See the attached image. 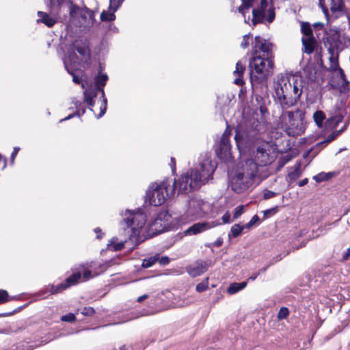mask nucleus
Returning <instances> with one entry per match:
<instances>
[{"label": "nucleus", "instance_id": "aec40b11", "mask_svg": "<svg viewBox=\"0 0 350 350\" xmlns=\"http://www.w3.org/2000/svg\"><path fill=\"white\" fill-rule=\"evenodd\" d=\"M38 15L40 17L38 22H41L49 27H53L56 23V21L53 17L44 12L38 11Z\"/></svg>", "mask_w": 350, "mask_h": 350}, {"label": "nucleus", "instance_id": "20e7f679", "mask_svg": "<svg viewBox=\"0 0 350 350\" xmlns=\"http://www.w3.org/2000/svg\"><path fill=\"white\" fill-rule=\"evenodd\" d=\"M258 166L253 160H247L245 162V168L243 172H236L231 178V189L237 193L243 192L247 188L248 180H252L257 174Z\"/></svg>", "mask_w": 350, "mask_h": 350}, {"label": "nucleus", "instance_id": "0e129e2a", "mask_svg": "<svg viewBox=\"0 0 350 350\" xmlns=\"http://www.w3.org/2000/svg\"><path fill=\"white\" fill-rule=\"evenodd\" d=\"M335 137H336V135L335 134H334V133L331 134L330 135H329L327 137V138L324 142H321V143L318 144L317 146H320V145H321L323 143H326V144L329 143L332 140H334L335 139Z\"/></svg>", "mask_w": 350, "mask_h": 350}, {"label": "nucleus", "instance_id": "5701e85b", "mask_svg": "<svg viewBox=\"0 0 350 350\" xmlns=\"http://www.w3.org/2000/svg\"><path fill=\"white\" fill-rule=\"evenodd\" d=\"M265 17V12L263 10L259 8H254L252 10V22L253 25L257 23H262Z\"/></svg>", "mask_w": 350, "mask_h": 350}, {"label": "nucleus", "instance_id": "f704fd0d", "mask_svg": "<svg viewBox=\"0 0 350 350\" xmlns=\"http://www.w3.org/2000/svg\"><path fill=\"white\" fill-rule=\"evenodd\" d=\"M245 229L244 226H241L239 224H236L231 227L230 232L234 238L239 237Z\"/></svg>", "mask_w": 350, "mask_h": 350}, {"label": "nucleus", "instance_id": "338daca9", "mask_svg": "<svg viewBox=\"0 0 350 350\" xmlns=\"http://www.w3.org/2000/svg\"><path fill=\"white\" fill-rule=\"evenodd\" d=\"M259 111L262 115H265L266 113L268 112L265 103L260 104L259 105Z\"/></svg>", "mask_w": 350, "mask_h": 350}, {"label": "nucleus", "instance_id": "de8ad7c7", "mask_svg": "<svg viewBox=\"0 0 350 350\" xmlns=\"http://www.w3.org/2000/svg\"><path fill=\"white\" fill-rule=\"evenodd\" d=\"M124 0H110L111 8H113V11H117L121 6Z\"/></svg>", "mask_w": 350, "mask_h": 350}, {"label": "nucleus", "instance_id": "a211bd4d", "mask_svg": "<svg viewBox=\"0 0 350 350\" xmlns=\"http://www.w3.org/2000/svg\"><path fill=\"white\" fill-rule=\"evenodd\" d=\"M303 44V51L307 54H311L313 53L316 44V40L314 38H302L301 39Z\"/></svg>", "mask_w": 350, "mask_h": 350}, {"label": "nucleus", "instance_id": "774afa93", "mask_svg": "<svg viewBox=\"0 0 350 350\" xmlns=\"http://www.w3.org/2000/svg\"><path fill=\"white\" fill-rule=\"evenodd\" d=\"M222 244H223V239L221 237L217 238V240L214 243H213V245L214 247H217L221 246Z\"/></svg>", "mask_w": 350, "mask_h": 350}, {"label": "nucleus", "instance_id": "7c9ffc66", "mask_svg": "<svg viewBox=\"0 0 350 350\" xmlns=\"http://www.w3.org/2000/svg\"><path fill=\"white\" fill-rule=\"evenodd\" d=\"M64 67H65L66 71L72 77L73 82L75 83L76 84H80L81 83V79L79 76H77L76 75L75 69L70 68L68 66L66 59L64 60Z\"/></svg>", "mask_w": 350, "mask_h": 350}, {"label": "nucleus", "instance_id": "09e8293b", "mask_svg": "<svg viewBox=\"0 0 350 350\" xmlns=\"http://www.w3.org/2000/svg\"><path fill=\"white\" fill-rule=\"evenodd\" d=\"M208 288V282H202L197 284L196 290V291L199 293L204 292L206 291Z\"/></svg>", "mask_w": 350, "mask_h": 350}, {"label": "nucleus", "instance_id": "c03bdc74", "mask_svg": "<svg viewBox=\"0 0 350 350\" xmlns=\"http://www.w3.org/2000/svg\"><path fill=\"white\" fill-rule=\"evenodd\" d=\"M76 319L75 315L73 313H68L61 317V320L64 322L72 323Z\"/></svg>", "mask_w": 350, "mask_h": 350}, {"label": "nucleus", "instance_id": "864d4df0", "mask_svg": "<svg viewBox=\"0 0 350 350\" xmlns=\"http://www.w3.org/2000/svg\"><path fill=\"white\" fill-rule=\"evenodd\" d=\"M159 263L161 265L165 266L170 263V258L167 256H161L160 257V255L159 254V258L157 260Z\"/></svg>", "mask_w": 350, "mask_h": 350}, {"label": "nucleus", "instance_id": "f257e3e1", "mask_svg": "<svg viewBox=\"0 0 350 350\" xmlns=\"http://www.w3.org/2000/svg\"><path fill=\"white\" fill-rule=\"evenodd\" d=\"M216 165L208 157L204 158L195 168L182 174L178 180L167 178L160 184H152L146 191V200L152 206L163 204L168 197L178 194H186L199 189L209 178H212Z\"/></svg>", "mask_w": 350, "mask_h": 350}, {"label": "nucleus", "instance_id": "e433bc0d", "mask_svg": "<svg viewBox=\"0 0 350 350\" xmlns=\"http://www.w3.org/2000/svg\"><path fill=\"white\" fill-rule=\"evenodd\" d=\"M49 288H50V293L51 295L57 294L59 293L62 292L63 291L66 290V287L64 285L63 282L55 286L53 284L49 285Z\"/></svg>", "mask_w": 350, "mask_h": 350}, {"label": "nucleus", "instance_id": "2eb2a0df", "mask_svg": "<svg viewBox=\"0 0 350 350\" xmlns=\"http://www.w3.org/2000/svg\"><path fill=\"white\" fill-rule=\"evenodd\" d=\"M208 269V265L206 262L199 261L196 265H191L188 268V273L193 278L202 275Z\"/></svg>", "mask_w": 350, "mask_h": 350}, {"label": "nucleus", "instance_id": "423d86ee", "mask_svg": "<svg viewBox=\"0 0 350 350\" xmlns=\"http://www.w3.org/2000/svg\"><path fill=\"white\" fill-rule=\"evenodd\" d=\"M46 3L52 12L59 18H66L69 15L71 19L76 18V10L78 5L73 3L72 0H48Z\"/></svg>", "mask_w": 350, "mask_h": 350}, {"label": "nucleus", "instance_id": "ea45409f", "mask_svg": "<svg viewBox=\"0 0 350 350\" xmlns=\"http://www.w3.org/2000/svg\"><path fill=\"white\" fill-rule=\"evenodd\" d=\"M330 177H331V176L329 175V174L321 172V173L314 176L313 179L317 183H321V182L328 180Z\"/></svg>", "mask_w": 350, "mask_h": 350}, {"label": "nucleus", "instance_id": "c756f323", "mask_svg": "<svg viewBox=\"0 0 350 350\" xmlns=\"http://www.w3.org/2000/svg\"><path fill=\"white\" fill-rule=\"evenodd\" d=\"M37 346V345H30L29 342L23 341L13 345L11 350H31Z\"/></svg>", "mask_w": 350, "mask_h": 350}, {"label": "nucleus", "instance_id": "f03ea898", "mask_svg": "<svg viewBox=\"0 0 350 350\" xmlns=\"http://www.w3.org/2000/svg\"><path fill=\"white\" fill-rule=\"evenodd\" d=\"M275 98L279 101L282 109H286L293 106L302 93L295 83H291L288 78L282 77L274 85Z\"/></svg>", "mask_w": 350, "mask_h": 350}, {"label": "nucleus", "instance_id": "052dcab7", "mask_svg": "<svg viewBox=\"0 0 350 350\" xmlns=\"http://www.w3.org/2000/svg\"><path fill=\"white\" fill-rule=\"evenodd\" d=\"M19 150H20L19 147H14V148L13 151H12V152L11 154V156H10V162H11L12 164L14 163V159H15V158H16V157Z\"/></svg>", "mask_w": 350, "mask_h": 350}, {"label": "nucleus", "instance_id": "a19ab883", "mask_svg": "<svg viewBox=\"0 0 350 350\" xmlns=\"http://www.w3.org/2000/svg\"><path fill=\"white\" fill-rule=\"evenodd\" d=\"M330 62V68L329 69L333 70H336L339 67L338 60V55H332L329 57Z\"/></svg>", "mask_w": 350, "mask_h": 350}, {"label": "nucleus", "instance_id": "c85d7f7f", "mask_svg": "<svg viewBox=\"0 0 350 350\" xmlns=\"http://www.w3.org/2000/svg\"><path fill=\"white\" fill-rule=\"evenodd\" d=\"M109 10L111 12H109L108 11L103 10L100 14V21H113L116 19L115 12L116 11H113V8H111V5L109 6Z\"/></svg>", "mask_w": 350, "mask_h": 350}, {"label": "nucleus", "instance_id": "1a4fd4ad", "mask_svg": "<svg viewBox=\"0 0 350 350\" xmlns=\"http://www.w3.org/2000/svg\"><path fill=\"white\" fill-rule=\"evenodd\" d=\"M252 55H261L265 57H273L272 48L273 44L269 40L256 36L252 42Z\"/></svg>", "mask_w": 350, "mask_h": 350}, {"label": "nucleus", "instance_id": "6e6552de", "mask_svg": "<svg viewBox=\"0 0 350 350\" xmlns=\"http://www.w3.org/2000/svg\"><path fill=\"white\" fill-rule=\"evenodd\" d=\"M103 68L101 65H99V70L98 75L94 77V83L96 87L91 88L92 90H96V92H100L101 93L102 102L100 107V113L98 115H96L97 119L103 117L107 111V99L105 95L104 86L106 85V83L108 80V76L107 74L102 73Z\"/></svg>", "mask_w": 350, "mask_h": 350}, {"label": "nucleus", "instance_id": "6ab92c4d", "mask_svg": "<svg viewBox=\"0 0 350 350\" xmlns=\"http://www.w3.org/2000/svg\"><path fill=\"white\" fill-rule=\"evenodd\" d=\"M244 70L245 67L243 66L241 62H238L236 64V70L234 71V75L237 76V77L234 81V83L236 85H241L244 83L242 77Z\"/></svg>", "mask_w": 350, "mask_h": 350}, {"label": "nucleus", "instance_id": "a878e982", "mask_svg": "<svg viewBox=\"0 0 350 350\" xmlns=\"http://www.w3.org/2000/svg\"><path fill=\"white\" fill-rule=\"evenodd\" d=\"M72 50H75V53L77 52L79 53L83 57L89 58V50L85 46H81L79 44V42H76L72 44V45L70 47Z\"/></svg>", "mask_w": 350, "mask_h": 350}, {"label": "nucleus", "instance_id": "680f3d73", "mask_svg": "<svg viewBox=\"0 0 350 350\" xmlns=\"http://www.w3.org/2000/svg\"><path fill=\"white\" fill-rule=\"evenodd\" d=\"M338 70L339 71L340 77L343 81L344 84L347 85L349 83V81H347V79L346 78L344 70L339 67L338 68Z\"/></svg>", "mask_w": 350, "mask_h": 350}, {"label": "nucleus", "instance_id": "72a5a7b5", "mask_svg": "<svg viewBox=\"0 0 350 350\" xmlns=\"http://www.w3.org/2000/svg\"><path fill=\"white\" fill-rule=\"evenodd\" d=\"M313 118L317 125L319 127H321L324 119L325 118V116L323 111H317L313 115Z\"/></svg>", "mask_w": 350, "mask_h": 350}, {"label": "nucleus", "instance_id": "13d9d810", "mask_svg": "<svg viewBox=\"0 0 350 350\" xmlns=\"http://www.w3.org/2000/svg\"><path fill=\"white\" fill-rule=\"evenodd\" d=\"M349 258H350V247L342 253V257H341L340 261L342 262H345L347 260H348Z\"/></svg>", "mask_w": 350, "mask_h": 350}, {"label": "nucleus", "instance_id": "79ce46f5", "mask_svg": "<svg viewBox=\"0 0 350 350\" xmlns=\"http://www.w3.org/2000/svg\"><path fill=\"white\" fill-rule=\"evenodd\" d=\"M289 314V310L286 307H282L278 314V318L280 320L285 319Z\"/></svg>", "mask_w": 350, "mask_h": 350}, {"label": "nucleus", "instance_id": "37998d69", "mask_svg": "<svg viewBox=\"0 0 350 350\" xmlns=\"http://www.w3.org/2000/svg\"><path fill=\"white\" fill-rule=\"evenodd\" d=\"M50 295H51V294L50 293V288H49V287L45 289H42L36 293V296H37L38 297H39L40 299L46 298Z\"/></svg>", "mask_w": 350, "mask_h": 350}, {"label": "nucleus", "instance_id": "b1692460", "mask_svg": "<svg viewBox=\"0 0 350 350\" xmlns=\"http://www.w3.org/2000/svg\"><path fill=\"white\" fill-rule=\"evenodd\" d=\"M254 0H241L242 4L238 8V11L241 13L245 19V23H248V21L250 20V16L246 18L245 13L246 10H248L253 5V2Z\"/></svg>", "mask_w": 350, "mask_h": 350}, {"label": "nucleus", "instance_id": "9d476101", "mask_svg": "<svg viewBox=\"0 0 350 350\" xmlns=\"http://www.w3.org/2000/svg\"><path fill=\"white\" fill-rule=\"evenodd\" d=\"M235 132L234 138L239 150L250 148L257 139V133L255 131L237 129Z\"/></svg>", "mask_w": 350, "mask_h": 350}, {"label": "nucleus", "instance_id": "4468645a", "mask_svg": "<svg viewBox=\"0 0 350 350\" xmlns=\"http://www.w3.org/2000/svg\"><path fill=\"white\" fill-rule=\"evenodd\" d=\"M230 150L231 145L230 144V140L226 139L225 137H221L219 147L216 150L217 155L221 159H227L231 154Z\"/></svg>", "mask_w": 350, "mask_h": 350}, {"label": "nucleus", "instance_id": "cd10ccee", "mask_svg": "<svg viewBox=\"0 0 350 350\" xmlns=\"http://www.w3.org/2000/svg\"><path fill=\"white\" fill-rule=\"evenodd\" d=\"M300 167L301 162L297 161L294 166V170L293 172H290L288 174V177L291 183L295 181L298 178L301 176V172L300 171Z\"/></svg>", "mask_w": 350, "mask_h": 350}, {"label": "nucleus", "instance_id": "7ed1b4c3", "mask_svg": "<svg viewBox=\"0 0 350 350\" xmlns=\"http://www.w3.org/2000/svg\"><path fill=\"white\" fill-rule=\"evenodd\" d=\"M250 78L252 85L266 80L272 74L273 57L261 55H252L249 63Z\"/></svg>", "mask_w": 350, "mask_h": 350}, {"label": "nucleus", "instance_id": "0eeeda50", "mask_svg": "<svg viewBox=\"0 0 350 350\" xmlns=\"http://www.w3.org/2000/svg\"><path fill=\"white\" fill-rule=\"evenodd\" d=\"M123 217L120 222L121 225H125L126 228H131L133 233L138 229L144 227L146 222V215L139 208L136 212L126 209L124 213H121Z\"/></svg>", "mask_w": 350, "mask_h": 350}, {"label": "nucleus", "instance_id": "ddd939ff", "mask_svg": "<svg viewBox=\"0 0 350 350\" xmlns=\"http://www.w3.org/2000/svg\"><path fill=\"white\" fill-rule=\"evenodd\" d=\"M72 104L74 105V107H70L68 108V109L72 110L75 108V111L73 113L69 114L66 118L60 120V122L68 120L76 116L81 117L85 113V106L84 100L81 101L77 100L76 98H73L72 100Z\"/></svg>", "mask_w": 350, "mask_h": 350}, {"label": "nucleus", "instance_id": "a18cd8bd", "mask_svg": "<svg viewBox=\"0 0 350 350\" xmlns=\"http://www.w3.org/2000/svg\"><path fill=\"white\" fill-rule=\"evenodd\" d=\"M95 313V310L92 307H84L82 309L81 314L86 317H92Z\"/></svg>", "mask_w": 350, "mask_h": 350}, {"label": "nucleus", "instance_id": "e2e57ef3", "mask_svg": "<svg viewBox=\"0 0 350 350\" xmlns=\"http://www.w3.org/2000/svg\"><path fill=\"white\" fill-rule=\"evenodd\" d=\"M83 277L85 280H88L90 278H92L94 275L90 270H85L83 273Z\"/></svg>", "mask_w": 350, "mask_h": 350}, {"label": "nucleus", "instance_id": "69168bd1", "mask_svg": "<svg viewBox=\"0 0 350 350\" xmlns=\"http://www.w3.org/2000/svg\"><path fill=\"white\" fill-rule=\"evenodd\" d=\"M222 221L224 224H228L230 222V215L228 212H226L221 217Z\"/></svg>", "mask_w": 350, "mask_h": 350}, {"label": "nucleus", "instance_id": "f8f14e48", "mask_svg": "<svg viewBox=\"0 0 350 350\" xmlns=\"http://www.w3.org/2000/svg\"><path fill=\"white\" fill-rule=\"evenodd\" d=\"M346 114V107L342 103H340V104L336 105V111H335V114L329 118L326 122L329 126H332L333 128H336L339 123L342 121Z\"/></svg>", "mask_w": 350, "mask_h": 350}, {"label": "nucleus", "instance_id": "412c9836", "mask_svg": "<svg viewBox=\"0 0 350 350\" xmlns=\"http://www.w3.org/2000/svg\"><path fill=\"white\" fill-rule=\"evenodd\" d=\"M68 59L70 64L68 66L74 69L79 66L81 62V59L75 53V50H72L71 49H69L68 51Z\"/></svg>", "mask_w": 350, "mask_h": 350}, {"label": "nucleus", "instance_id": "9b49d317", "mask_svg": "<svg viewBox=\"0 0 350 350\" xmlns=\"http://www.w3.org/2000/svg\"><path fill=\"white\" fill-rule=\"evenodd\" d=\"M79 16V23L80 27L90 28L95 22V12L87 7L81 8L78 6L76 10V17Z\"/></svg>", "mask_w": 350, "mask_h": 350}, {"label": "nucleus", "instance_id": "603ef678", "mask_svg": "<svg viewBox=\"0 0 350 350\" xmlns=\"http://www.w3.org/2000/svg\"><path fill=\"white\" fill-rule=\"evenodd\" d=\"M275 17V13L273 8H269L268 10V16L267 18V21L269 23H271L273 21Z\"/></svg>", "mask_w": 350, "mask_h": 350}, {"label": "nucleus", "instance_id": "3c124183", "mask_svg": "<svg viewBox=\"0 0 350 350\" xmlns=\"http://www.w3.org/2000/svg\"><path fill=\"white\" fill-rule=\"evenodd\" d=\"M277 193L274 191L265 189L263 191V198L265 200H268L276 196Z\"/></svg>", "mask_w": 350, "mask_h": 350}, {"label": "nucleus", "instance_id": "f3484780", "mask_svg": "<svg viewBox=\"0 0 350 350\" xmlns=\"http://www.w3.org/2000/svg\"><path fill=\"white\" fill-rule=\"evenodd\" d=\"M97 94L96 90H92L91 88H88L83 92L84 102L87 103L91 111H93L92 107L95 103L94 98L96 97Z\"/></svg>", "mask_w": 350, "mask_h": 350}, {"label": "nucleus", "instance_id": "58836bf2", "mask_svg": "<svg viewBox=\"0 0 350 350\" xmlns=\"http://www.w3.org/2000/svg\"><path fill=\"white\" fill-rule=\"evenodd\" d=\"M143 315H144V314L142 313V312H131L130 313H127L126 314V317L124 318V319L121 322L122 323L126 322V321L137 319Z\"/></svg>", "mask_w": 350, "mask_h": 350}, {"label": "nucleus", "instance_id": "49530a36", "mask_svg": "<svg viewBox=\"0 0 350 350\" xmlns=\"http://www.w3.org/2000/svg\"><path fill=\"white\" fill-rule=\"evenodd\" d=\"M260 220V218L257 215H254L252 219H250V221L247 223L245 226H244V228H247V229H250L252 226H253L256 223H257L258 221Z\"/></svg>", "mask_w": 350, "mask_h": 350}, {"label": "nucleus", "instance_id": "473e14b6", "mask_svg": "<svg viewBox=\"0 0 350 350\" xmlns=\"http://www.w3.org/2000/svg\"><path fill=\"white\" fill-rule=\"evenodd\" d=\"M158 258L159 254H157L153 256H150L149 258L144 259L142 264V267L149 268L152 267L157 261Z\"/></svg>", "mask_w": 350, "mask_h": 350}, {"label": "nucleus", "instance_id": "2f4dec72", "mask_svg": "<svg viewBox=\"0 0 350 350\" xmlns=\"http://www.w3.org/2000/svg\"><path fill=\"white\" fill-rule=\"evenodd\" d=\"M117 237H113L109 243L107 244L108 248H111L113 251H120L124 248V244L122 242H120L118 243H116V241H117Z\"/></svg>", "mask_w": 350, "mask_h": 350}, {"label": "nucleus", "instance_id": "4c0bfd02", "mask_svg": "<svg viewBox=\"0 0 350 350\" xmlns=\"http://www.w3.org/2000/svg\"><path fill=\"white\" fill-rule=\"evenodd\" d=\"M330 1V9L333 12L340 11L343 5L342 0H329Z\"/></svg>", "mask_w": 350, "mask_h": 350}, {"label": "nucleus", "instance_id": "5fc2aeb1", "mask_svg": "<svg viewBox=\"0 0 350 350\" xmlns=\"http://www.w3.org/2000/svg\"><path fill=\"white\" fill-rule=\"evenodd\" d=\"M250 36V34H245V35L243 36V40H242V42L241 43V46L243 49H246L249 46V44H250V42H249Z\"/></svg>", "mask_w": 350, "mask_h": 350}, {"label": "nucleus", "instance_id": "393cba45", "mask_svg": "<svg viewBox=\"0 0 350 350\" xmlns=\"http://www.w3.org/2000/svg\"><path fill=\"white\" fill-rule=\"evenodd\" d=\"M247 282L246 281H243L241 282H234L229 285V286L227 288V293L230 295H233L241 290L245 288L247 286Z\"/></svg>", "mask_w": 350, "mask_h": 350}, {"label": "nucleus", "instance_id": "4be33fe9", "mask_svg": "<svg viewBox=\"0 0 350 350\" xmlns=\"http://www.w3.org/2000/svg\"><path fill=\"white\" fill-rule=\"evenodd\" d=\"M81 278V273L80 271L73 273L71 275L68 277L63 282L66 288H68L72 286L77 284Z\"/></svg>", "mask_w": 350, "mask_h": 350}, {"label": "nucleus", "instance_id": "dca6fc26", "mask_svg": "<svg viewBox=\"0 0 350 350\" xmlns=\"http://www.w3.org/2000/svg\"><path fill=\"white\" fill-rule=\"evenodd\" d=\"M209 228L208 224L206 222H199L193 224L191 226L188 228L185 231V235H191V234H197L204 230H207Z\"/></svg>", "mask_w": 350, "mask_h": 350}, {"label": "nucleus", "instance_id": "4d7b16f0", "mask_svg": "<svg viewBox=\"0 0 350 350\" xmlns=\"http://www.w3.org/2000/svg\"><path fill=\"white\" fill-rule=\"evenodd\" d=\"M277 207H273L269 209H267L263 211V215L265 218H267L271 215H273L277 212Z\"/></svg>", "mask_w": 350, "mask_h": 350}, {"label": "nucleus", "instance_id": "39448f33", "mask_svg": "<svg viewBox=\"0 0 350 350\" xmlns=\"http://www.w3.org/2000/svg\"><path fill=\"white\" fill-rule=\"evenodd\" d=\"M288 118L286 132L289 136L301 135L306 129L305 112L301 109L287 111L285 113Z\"/></svg>", "mask_w": 350, "mask_h": 350}, {"label": "nucleus", "instance_id": "8fccbe9b", "mask_svg": "<svg viewBox=\"0 0 350 350\" xmlns=\"http://www.w3.org/2000/svg\"><path fill=\"white\" fill-rule=\"evenodd\" d=\"M8 300V293L5 290H0V304H3Z\"/></svg>", "mask_w": 350, "mask_h": 350}, {"label": "nucleus", "instance_id": "6e6d98bb", "mask_svg": "<svg viewBox=\"0 0 350 350\" xmlns=\"http://www.w3.org/2000/svg\"><path fill=\"white\" fill-rule=\"evenodd\" d=\"M243 206L241 205V206H238L237 207L235 208V210H234V219H237L239 218L243 213Z\"/></svg>", "mask_w": 350, "mask_h": 350}, {"label": "nucleus", "instance_id": "c9c22d12", "mask_svg": "<svg viewBox=\"0 0 350 350\" xmlns=\"http://www.w3.org/2000/svg\"><path fill=\"white\" fill-rule=\"evenodd\" d=\"M301 32L307 38H313L312 30L309 23H302L301 24Z\"/></svg>", "mask_w": 350, "mask_h": 350}, {"label": "nucleus", "instance_id": "bf43d9fd", "mask_svg": "<svg viewBox=\"0 0 350 350\" xmlns=\"http://www.w3.org/2000/svg\"><path fill=\"white\" fill-rule=\"evenodd\" d=\"M319 5L322 9L323 13L326 16H328V8L325 5V0H319Z\"/></svg>", "mask_w": 350, "mask_h": 350}, {"label": "nucleus", "instance_id": "bb28decb", "mask_svg": "<svg viewBox=\"0 0 350 350\" xmlns=\"http://www.w3.org/2000/svg\"><path fill=\"white\" fill-rule=\"evenodd\" d=\"M189 211L191 213V214H193L196 216H200L202 212L200 202L193 200H191L189 203Z\"/></svg>", "mask_w": 350, "mask_h": 350}]
</instances>
